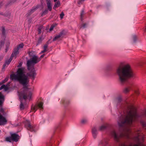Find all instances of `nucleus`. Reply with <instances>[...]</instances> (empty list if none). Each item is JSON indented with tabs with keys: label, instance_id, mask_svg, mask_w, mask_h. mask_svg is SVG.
<instances>
[{
	"label": "nucleus",
	"instance_id": "obj_1",
	"mask_svg": "<svg viewBox=\"0 0 146 146\" xmlns=\"http://www.w3.org/2000/svg\"><path fill=\"white\" fill-rule=\"evenodd\" d=\"M129 111H127V115H121V117L119 119V126L120 127L119 129L121 128L122 129V131H120L119 133V142L120 139L122 137L124 136V134L122 133L124 131V129L123 127L125 124L129 125H131L133 121H135L139 117L146 118V110H145L142 113L141 115L137 114L136 111L135 109H132L131 108L128 106L127 107ZM143 127H146V122L142 120L140 121Z\"/></svg>",
	"mask_w": 146,
	"mask_h": 146
},
{
	"label": "nucleus",
	"instance_id": "obj_2",
	"mask_svg": "<svg viewBox=\"0 0 146 146\" xmlns=\"http://www.w3.org/2000/svg\"><path fill=\"white\" fill-rule=\"evenodd\" d=\"M23 68H19L16 74H12L10 75V79L12 80H17L22 84L23 90L19 94L20 97L26 100L27 99H30L32 95V92L29 90L28 84L29 82L28 76L26 75Z\"/></svg>",
	"mask_w": 146,
	"mask_h": 146
},
{
	"label": "nucleus",
	"instance_id": "obj_3",
	"mask_svg": "<svg viewBox=\"0 0 146 146\" xmlns=\"http://www.w3.org/2000/svg\"><path fill=\"white\" fill-rule=\"evenodd\" d=\"M116 73L119 76L121 84L125 83L129 78L134 76V74L130 65L121 63L116 70Z\"/></svg>",
	"mask_w": 146,
	"mask_h": 146
},
{
	"label": "nucleus",
	"instance_id": "obj_4",
	"mask_svg": "<svg viewBox=\"0 0 146 146\" xmlns=\"http://www.w3.org/2000/svg\"><path fill=\"white\" fill-rule=\"evenodd\" d=\"M139 135L133 137L132 139L136 143V144H133L131 143L129 145H127L126 144V142H124L120 144V146H144V145H141V143L140 141V139L139 138Z\"/></svg>",
	"mask_w": 146,
	"mask_h": 146
},
{
	"label": "nucleus",
	"instance_id": "obj_5",
	"mask_svg": "<svg viewBox=\"0 0 146 146\" xmlns=\"http://www.w3.org/2000/svg\"><path fill=\"white\" fill-rule=\"evenodd\" d=\"M11 136L6 137L5 140L6 141L11 142L12 141L17 142L20 139V136L16 133H10Z\"/></svg>",
	"mask_w": 146,
	"mask_h": 146
},
{
	"label": "nucleus",
	"instance_id": "obj_6",
	"mask_svg": "<svg viewBox=\"0 0 146 146\" xmlns=\"http://www.w3.org/2000/svg\"><path fill=\"white\" fill-rule=\"evenodd\" d=\"M25 126L27 129L31 131H35V126L34 125H31L30 121L26 120L25 122Z\"/></svg>",
	"mask_w": 146,
	"mask_h": 146
},
{
	"label": "nucleus",
	"instance_id": "obj_7",
	"mask_svg": "<svg viewBox=\"0 0 146 146\" xmlns=\"http://www.w3.org/2000/svg\"><path fill=\"white\" fill-rule=\"evenodd\" d=\"M43 102H40L37 105H33L31 107V110L32 111H34V112L36 111L38 108H39L40 110H42L43 109Z\"/></svg>",
	"mask_w": 146,
	"mask_h": 146
},
{
	"label": "nucleus",
	"instance_id": "obj_8",
	"mask_svg": "<svg viewBox=\"0 0 146 146\" xmlns=\"http://www.w3.org/2000/svg\"><path fill=\"white\" fill-rule=\"evenodd\" d=\"M7 122L6 118L0 113V125H4L7 124Z\"/></svg>",
	"mask_w": 146,
	"mask_h": 146
},
{
	"label": "nucleus",
	"instance_id": "obj_9",
	"mask_svg": "<svg viewBox=\"0 0 146 146\" xmlns=\"http://www.w3.org/2000/svg\"><path fill=\"white\" fill-rule=\"evenodd\" d=\"M27 76L32 77L33 80L35 79V77L36 75V71L34 69L32 70L29 72L27 73Z\"/></svg>",
	"mask_w": 146,
	"mask_h": 146
},
{
	"label": "nucleus",
	"instance_id": "obj_10",
	"mask_svg": "<svg viewBox=\"0 0 146 146\" xmlns=\"http://www.w3.org/2000/svg\"><path fill=\"white\" fill-rule=\"evenodd\" d=\"M132 84H130L129 86L124 88L123 90V92L125 94L128 93L132 89Z\"/></svg>",
	"mask_w": 146,
	"mask_h": 146
},
{
	"label": "nucleus",
	"instance_id": "obj_11",
	"mask_svg": "<svg viewBox=\"0 0 146 146\" xmlns=\"http://www.w3.org/2000/svg\"><path fill=\"white\" fill-rule=\"evenodd\" d=\"M64 34V32L63 31H61L58 34L56 35L53 39V41H55L58 40L60 37H61Z\"/></svg>",
	"mask_w": 146,
	"mask_h": 146
},
{
	"label": "nucleus",
	"instance_id": "obj_12",
	"mask_svg": "<svg viewBox=\"0 0 146 146\" xmlns=\"http://www.w3.org/2000/svg\"><path fill=\"white\" fill-rule=\"evenodd\" d=\"M33 63L35 64L38 62L40 61V59H38L37 56L34 55L31 59Z\"/></svg>",
	"mask_w": 146,
	"mask_h": 146
},
{
	"label": "nucleus",
	"instance_id": "obj_13",
	"mask_svg": "<svg viewBox=\"0 0 146 146\" xmlns=\"http://www.w3.org/2000/svg\"><path fill=\"white\" fill-rule=\"evenodd\" d=\"M61 102L64 105L65 107H66L68 106L70 104V101L69 100L65 99H62L61 100Z\"/></svg>",
	"mask_w": 146,
	"mask_h": 146
},
{
	"label": "nucleus",
	"instance_id": "obj_14",
	"mask_svg": "<svg viewBox=\"0 0 146 146\" xmlns=\"http://www.w3.org/2000/svg\"><path fill=\"white\" fill-rule=\"evenodd\" d=\"M92 133L93 137L95 138L97 135L98 132L97 131V128L95 127H94L92 129Z\"/></svg>",
	"mask_w": 146,
	"mask_h": 146
},
{
	"label": "nucleus",
	"instance_id": "obj_15",
	"mask_svg": "<svg viewBox=\"0 0 146 146\" xmlns=\"http://www.w3.org/2000/svg\"><path fill=\"white\" fill-rule=\"evenodd\" d=\"M19 50L18 49L15 48L11 56V58H13L14 56H16L18 54L19 52Z\"/></svg>",
	"mask_w": 146,
	"mask_h": 146
},
{
	"label": "nucleus",
	"instance_id": "obj_16",
	"mask_svg": "<svg viewBox=\"0 0 146 146\" xmlns=\"http://www.w3.org/2000/svg\"><path fill=\"white\" fill-rule=\"evenodd\" d=\"M47 7L48 9L50 11H51L52 10V7L51 6V3L50 0H46Z\"/></svg>",
	"mask_w": 146,
	"mask_h": 146
},
{
	"label": "nucleus",
	"instance_id": "obj_17",
	"mask_svg": "<svg viewBox=\"0 0 146 146\" xmlns=\"http://www.w3.org/2000/svg\"><path fill=\"white\" fill-rule=\"evenodd\" d=\"M85 13L84 9H82L80 13V19L81 21H82L84 20L85 17Z\"/></svg>",
	"mask_w": 146,
	"mask_h": 146
},
{
	"label": "nucleus",
	"instance_id": "obj_18",
	"mask_svg": "<svg viewBox=\"0 0 146 146\" xmlns=\"http://www.w3.org/2000/svg\"><path fill=\"white\" fill-rule=\"evenodd\" d=\"M33 62L32 61V60L30 59L27 61V67L28 69L30 70H31L30 68Z\"/></svg>",
	"mask_w": 146,
	"mask_h": 146
},
{
	"label": "nucleus",
	"instance_id": "obj_19",
	"mask_svg": "<svg viewBox=\"0 0 146 146\" xmlns=\"http://www.w3.org/2000/svg\"><path fill=\"white\" fill-rule=\"evenodd\" d=\"M60 5V2L59 1H58L55 2L53 7V9L56 10V8L58 7Z\"/></svg>",
	"mask_w": 146,
	"mask_h": 146
},
{
	"label": "nucleus",
	"instance_id": "obj_20",
	"mask_svg": "<svg viewBox=\"0 0 146 146\" xmlns=\"http://www.w3.org/2000/svg\"><path fill=\"white\" fill-rule=\"evenodd\" d=\"M5 100L4 96L2 94L0 95V105H1Z\"/></svg>",
	"mask_w": 146,
	"mask_h": 146
},
{
	"label": "nucleus",
	"instance_id": "obj_21",
	"mask_svg": "<svg viewBox=\"0 0 146 146\" xmlns=\"http://www.w3.org/2000/svg\"><path fill=\"white\" fill-rule=\"evenodd\" d=\"M24 46V44L23 43H22L21 44L18 45L17 47L16 48L19 50L21 48H23Z\"/></svg>",
	"mask_w": 146,
	"mask_h": 146
},
{
	"label": "nucleus",
	"instance_id": "obj_22",
	"mask_svg": "<svg viewBox=\"0 0 146 146\" xmlns=\"http://www.w3.org/2000/svg\"><path fill=\"white\" fill-rule=\"evenodd\" d=\"M48 11L47 9H45L44 11H42L41 14V16L43 17L44 15H45L48 13Z\"/></svg>",
	"mask_w": 146,
	"mask_h": 146
},
{
	"label": "nucleus",
	"instance_id": "obj_23",
	"mask_svg": "<svg viewBox=\"0 0 146 146\" xmlns=\"http://www.w3.org/2000/svg\"><path fill=\"white\" fill-rule=\"evenodd\" d=\"M43 40V39L42 38V37H39L38 40V42L37 43L36 45H37L41 43L42 41Z\"/></svg>",
	"mask_w": 146,
	"mask_h": 146
},
{
	"label": "nucleus",
	"instance_id": "obj_24",
	"mask_svg": "<svg viewBox=\"0 0 146 146\" xmlns=\"http://www.w3.org/2000/svg\"><path fill=\"white\" fill-rule=\"evenodd\" d=\"M20 108L21 110H23L25 108L24 104H23L22 101L21 102V104L20 106Z\"/></svg>",
	"mask_w": 146,
	"mask_h": 146
},
{
	"label": "nucleus",
	"instance_id": "obj_25",
	"mask_svg": "<svg viewBox=\"0 0 146 146\" xmlns=\"http://www.w3.org/2000/svg\"><path fill=\"white\" fill-rule=\"evenodd\" d=\"M2 35L3 36H5V27H2Z\"/></svg>",
	"mask_w": 146,
	"mask_h": 146
},
{
	"label": "nucleus",
	"instance_id": "obj_26",
	"mask_svg": "<svg viewBox=\"0 0 146 146\" xmlns=\"http://www.w3.org/2000/svg\"><path fill=\"white\" fill-rule=\"evenodd\" d=\"M13 58H11H11L8 60H7L5 63L7 64V65H8L9 64L11 61H12Z\"/></svg>",
	"mask_w": 146,
	"mask_h": 146
},
{
	"label": "nucleus",
	"instance_id": "obj_27",
	"mask_svg": "<svg viewBox=\"0 0 146 146\" xmlns=\"http://www.w3.org/2000/svg\"><path fill=\"white\" fill-rule=\"evenodd\" d=\"M116 101L117 104H119L121 102V98L120 97H119L116 99Z\"/></svg>",
	"mask_w": 146,
	"mask_h": 146
},
{
	"label": "nucleus",
	"instance_id": "obj_28",
	"mask_svg": "<svg viewBox=\"0 0 146 146\" xmlns=\"http://www.w3.org/2000/svg\"><path fill=\"white\" fill-rule=\"evenodd\" d=\"M38 7H34L30 10L33 13L34 12V11H35L38 9Z\"/></svg>",
	"mask_w": 146,
	"mask_h": 146
},
{
	"label": "nucleus",
	"instance_id": "obj_29",
	"mask_svg": "<svg viewBox=\"0 0 146 146\" xmlns=\"http://www.w3.org/2000/svg\"><path fill=\"white\" fill-rule=\"evenodd\" d=\"M87 122L88 120L87 119H82L81 121L82 123L83 124H86L87 123Z\"/></svg>",
	"mask_w": 146,
	"mask_h": 146
},
{
	"label": "nucleus",
	"instance_id": "obj_30",
	"mask_svg": "<svg viewBox=\"0 0 146 146\" xmlns=\"http://www.w3.org/2000/svg\"><path fill=\"white\" fill-rule=\"evenodd\" d=\"M107 127V125H102L100 127V130H102L106 128Z\"/></svg>",
	"mask_w": 146,
	"mask_h": 146
},
{
	"label": "nucleus",
	"instance_id": "obj_31",
	"mask_svg": "<svg viewBox=\"0 0 146 146\" xmlns=\"http://www.w3.org/2000/svg\"><path fill=\"white\" fill-rule=\"evenodd\" d=\"M137 37L136 35H134L133 36V40L134 42H135L137 40Z\"/></svg>",
	"mask_w": 146,
	"mask_h": 146
},
{
	"label": "nucleus",
	"instance_id": "obj_32",
	"mask_svg": "<svg viewBox=\"0 0 146 146\" xmlns=\"http://www.w3.org/2000/svg\"><path fill=\"white\" fill-rule=\"evenodd\" d=\"M4 41H3L1 40L0 41V48H1L2 47V46L4 44Z\"/></svg>",
	"mask_w": 146,
	"mask_h": 146
},
{
	"label": "nucleus",
	"instance_id": "obj_33",
	"mask_svg": "<svg viewBox=\"0 0 146 146\" xmlns=\"http://www.w3.org/2000/svg\"><path fill=\"white\" fill-rule=\"evenodd\" d=\"M64 16V14L63 12H61V14L60 15V17L61 19H62L63 18V17Z\"/></svg>",
	"mask_w": 146,
	"mask_h": 146
},
{
	"label": "nucleus",
	"instance_id": "obj_34",
	"mask_svg": "<svg viewBox=\"0 0 146 146\" xmlns=\"http://www.w3.org/2000/svg\"><path fill=\"white\" fill-rule=\"evenodd\" d=\"M48 42H47L44 45V49L46 50H47L46 49L48 46Z\"/></svg>",
	"mask_w": 146,
	"mask_h": 146
},
{
	"label": "nucleus",
	"instance_id": "obj_35",
	"mask_svg": "<svg viewBox=\"0 0 146 146\" xmlns=\"http://www.w3.org/2000/svg\"><path fill=\"white\" fill-rule=\"evenodd\" d=\"M8 78H5L4 80H2V82L1 83H2V84L5 83V82H7L8 81Z\"/></svg>",
	"mask_w": 146,
	"mask_h": 146
},
{
	"label": "nucleus",
	"instance_id": "obj_36",
	"mask_svg": "<svg viewBox=\"0 0 146 146\" xmlns=\"http://www.w3.org/2000/svg\"><path fill=\"white\" fill-rule=\"evenodd\" d=\"M85 0H79V1H78V4H81L82 2L84 1Z\"/></svg>",
	"mask_w": 146,
	"mask_h": 146
},
{
	"label": "nucleus",
	"instance_id": "obj_37",
	"mask_svg": "<svg viewBox=\"0 0 146 146\" xmlns=\"http://www.w3.org/2000/svg\"><path fill=\"white\" fill-rule=\"evenodd\" d=\"M32 13V12H31V10H29L28 11V13L27 14V15L28 16H30Z\"/></svg>",
	"mask_w": 146,
	"mask_h": 146
},
{
	"label": "nucleus",
	"instance_id": "obj_38",
	"mask_svg": "<svg viewBox=\"0 0 146 146\" xmlns=\"http://www.w3.org/2000/svg\"><path fill=\"white\" fill-rule=\"evenodd\" d=\"M86 25L87 24L86 23L83 24L82 25V27H81V28L82 27L83 28H84L86 27Z\"/></svg>",
	"mask_w": 146,
	"mask_h": 146
},
{
	"label": "nucleus",
	"instance_id": "obj_39",
	"mask_svg": "<svg viewBox=\"0 0 146 146\" xmlns=\"http://www.w3.org/2000/svg\"><path fill=\"white\" fill-rule=\"evenodd\" d=\"M54 27V25H52V26H51V27H50V28L49 29V31H52L53 30Z\"/></svg>",
	"mask_w": 146,
	"mask_h": 146
},
{
	"label": "nucleus",
	"instance_id": "obj_40",
	"mask_svg": "<svg viewBox=\"0 0 146 146\" xmlns=\"http://www.w3.org/2000/svg\"><path fill=\"white\" fill-rule=\"evenodd\" d=\"M9 89V88L7 86L5 85V87H4V89L5 91H7Z\"/></svg>",
	"mask_w": 146,
	"mask_h": 146
},
{
	"label": "nucleus",
	"instance_id": "obj_41",
	"mask_svg": "<svg viewBox=\"0 0 146 146\" xmlns=\"http://www.w3.org/2000/svg\"><path fill=\"white\" fill-rule=\"evenodd\" d=\"M5 87V85L3 84L2 85L0 88V90H1L3 89H4Z\"/></svg>",
	"mask_w": 146,
	"mask_h": 146
},
{
	"label": "nucleus",
	"instance_id": "obj_42",
	"mask_svg": "<svg viewBox=\"0 0 146 146\" xmlns=\"http://www.w3.org/2000/svg\"><path fill=\"white\" fill-rule=\"evenodd\" d=\"M44 55H45V54H43L42 55L40 56V57L39 58H38V59H40V60H41V59L42 58H43V57H44Z\"/></svg>",
	"mask_w": 146,
	"mask_h": 146
},
{
	"label": "nucleus",
	"instance_id": "obj_43",
	"mask_svg": "<svg viewBox=\"0 0 146 146\" xmlns=\"http://www.w3.org/2000/svg\"><path fill=\"white\" fill-rule=\"evenodd\" d=\"M38 34H40L41 33V29L40 28H38Z\"/></svg>",
	"mask_w": 146,
	"mask_h": 146
},
{
	"label": "nucleus",
	"instance_id": "obj_44",
	"mask_svg": "<svg viewBox=\"0 0 146 146\" xmlns=\"http://www.w3.org/2000/svg\"><path fill=\"white\" fill-rule=\"evenodd\" d=\"M135 93L137 95H138L139 94V93L138 91H135Z\"/></svg>",
	"mask_w": 146,
	"mask_h": 146
},
{
	"label": "nucleus",
	"instance_id": "obj_45",
	"mask_svg": "<svg viewBox=\"0 0 146 146\" xmlns=\"http://www.w3.org/2000/svg\"><path fill=\"white\" fill-rule=\"evenodd\" d=\"M46 51H47V50H46L44 49V50L41 51V53H44L45 52H46Z\"/></svg>",
	"mask_w": 146,
	"mask_h": 146
},
{
	"label": "nucleus",
	"instance_id": "obj_46",
	"mask_svg": "<svg viewBox=\"0 0 146 146\" xmlns=\"http://www.w3.org/2000/svg\"><path fill=\"white\" fill-rule=\"evenodd\" d=\"M6 64H7L6 63H4L3 65V68H4L5 67V66H6Z\"/></svg>",
	"mask_w": 146,
	"mask_h": 146
},
{
	"label": "nucleus",
	"instance_id": "obj_47",
	"mask_svg": "<svg viewBox=\"0 0 146 146\" xmlns=\"http://www.w3.org/2000/svg\"><path fill=\"white\" fill-rule=\"evenodd\" d=\"M0 111L2 112H3L4 111L3 110V109H1L0 110Z\"/></svg>",
	"mask_w": 146,
	"mask_h": 146
},
{
	"label": "nucleus",
	"instance_id": "obj_48",
	"mask_svg": "<svg viewBox=\"0 0 146 146\" xmlns=\"http://www.w3.org/2000/svg\"><path fill=\"white\" fill-rule=\"evenodd\" d=\"M22 65V64H21V63H20L19 64V65L18 66V67H20Z\"/></svg>",
	"mask_w": 146,
	"mask_h": 146
},
{
	"label": "nucleus",
	"instance_id": "obj_49",
	"mask_svg": "<svg viewBox=\"0 0 146 146\" xmlns=\"http://www.w3.org/2000/svg\"><path fill=\"white\" fill-rule=\"evenodd\" d=\"M31 52L30 51L28 52V53L29 55H31Z\"/></svg>",
	"mask_w": 146,
	"mask_h": 146
},
{
	"label": "nucleus",
	"instance_id": "obj_50",
	"mask_svg": "<svg viewBox=\"0 0 146 146\" xmlns=\"http://www.w3.org/2000/svg\"><path fill=\"white\" fill-rule=\"evenodd\" d=\"M47 146H51V144L49 143V144H47Z\"/></svg>",
	"mask_w": 146,
	"mask_h": 146
},
{
	"label": "nucleus",
	"instance_id": "obj_51",
	"mask_svg": "<svg viewBox=\"0 0 146 146\" xmlns=\"http://www.w3.org/2000/svg\"><path fill=\"white\" fill-rule=\"evenodd\" d=\"M140 132V131L139 130H138V131H137V133H136V134H139V132Z\"/></svg>",
	"mask_w": 146,
	"mask_h": 146
},
{
	"label": "nucleus",
	"instance_id": "obj_52",
	"mask_svg": "<svg viewBox=\"0 0 146 146\" xmlns=\"http://www.w3.org/2000/svg\"><path fill=\"white\" fill-rule=\"evenodd\" d=\"M53 0L54 2H56L57 1V0Z\"/></svg>",
	"mask_w": 146,
	"mask_h": 146
},
{
	"label": "nucleus",
	"instance_id": "obj_53",
	"mask_svg": "<svg viewBox=\"0 0 146 146\" xmlns=\"http://www.w3.org/2000/svg\"><path fill=\"white\" fill-rule=\"evenodd\" d=\"M127 138H128V139H130V137H129V136H128L127 137Z\"/></svg>",
	"mask_w": 146,
	"mask_h": 146
},
{
	"label": "nucleus",
	"instance_id": "obj_54",
	"mask_svg": "<svg viewBox=\"0 0 146 146\" xmlns=\"http://www.w3.org/2000/svg\"><path fill=\"white\" fill-rule=\"evenodd\" d=\"M145 31L146 32V27H145Z\"/></svg>",
	"mask_w": 146,
	"mask_h": 146
},
{
	"label": "nucleus",
	"instance_id": "obj_55",
	"mask_svg": "<svg viewBox=\"0 0 146 146\" xmlns=\"http://www.w3.org/2000/svg\"><path fill=\"white\" fill-rule=\"evenodd\" d=\"M108 144V143L107 142H106V144Z\"/></svg>",
	"mask_w": 146,
	"mask_h": 146
}]
</instances>
